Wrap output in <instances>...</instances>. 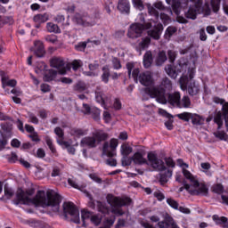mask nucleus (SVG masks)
Returning a JSON list of instances; mask_svg holds the SVG:
<instances>
[{
    "instance_id": "obj_51",
    "label": "nucleus",
    "mask_w": 228,
    "mask_h": 228,
    "mask_svg": "<svg viewBox=\"0 0 228 228\" xmlns=\"http://www.w3.org/2000/svg\"><path fill=\"white\" fill-rule=\"evenodd\" d=\"M115 220H117V217L115 216H110V217H106L103 224L109 228L113 227V224H115Z\"/></svg>"
},
{
    "instance_id": "obj_25",
    "label": "nucleus",
    "mask_w": 228,
    "mask_h": 228,
    "mask_svg": "<svg viewBox=\"0 0 228 228\" xmlns=\"http://www.w3.org/2000/svg\"><path fill=\"white\" fill-rule=\"evenodd\" d=\"M102 70V74L101 76V80L105 85H108V83H110V77L111 76V73L110 71V66L108 65L103 66Z\"/></svg>"
},
{
    "instance_id": "obj_6",
    "label": "nucleus",
    "mask_w": 228,
    "mask_h": 228,
    "mask_svg": "<svg viewBox=\"0 0 228 228\" xmlns=\"http://www.w3.org/2000/svg\"><path fill=\"white\" fill-rule=\"evenodd\" d=\"M188 83V75L182 76L179 80L181 90H183V92H186L187 90L189 95H191V97L197 95V94L200 92L199 85H197L195 82H191L189 85Z\"/></svg>"
},
{
    "instance_id": "obj_41",
    "label": "nucleus",
    "mask_w": 228,
    "mask_h": 228,
    "mask_svg": "<svg viewBox=\"0 0 228 228\" xmlns=\"http://www.w3.org/2000/svg\"><path fill=\"white\" fill-rule=\"evenodd\" d=\"M175 182L179 183L180 184H183V188H184V190H186V191H190V188H191V185L187 183L186 181L184 179H183V176H181V175H175Z\"/></svg>"
},
{
    "instance_id": "obj_16",
    "label": "nucleus",
    "mask_w": 228,
    "mask_h": 228,
    "mask_svg": "<svg viewBox=\"0 0 228 228\" xmlns=\"http://www.w3.org/2000/svg\"><path fill=\"white\" fill-rule=\"evenodd\" d=\"M149 45H151V37H142V40L139 41L135 45V51L137 53H142V51H145V49H149Z\"/></svg>"
},
{
    "instance_id": "obj_53",
    "label": "nucleus",
    "mask_w": 228,
    "mask_h": 228,
    "mask_svg": "<svg viewBox=\"0 0 228 228\" xmlns=\"http://www.w3.org/2000/svg\"><path fill=\"white\" fill-rule=\"evenodd\" d=\"M159 86H161V88H164V90H167V88L169 90V88H172V81H170V79L167 77H165L163 78L161 85Z\"/></svg>"
},
{
    "instance_id": "obj_5",
    "label": "nucleus",
    "mask_w": 228,
    "mask_h": 228,
    "mask_svg": "<svg viewBox=\"0 0 228 228\" xmlns=\"http://www.w3.org/2000/svg\"><path fill=\"white\" fill-rule=\"evenodd\" d=\"M190 0H172V10L176 15V21L179 24H188V20L183 16H181V10L183 8H188Z\"/></svg>"
},
{
    "instance_id": "obj_62",
    "label": "nucleus",
    "mask_w": 228,
    "mask_h": 228,
    "mask_svg": "<svg viewBox=\"0 0 228 228\" xmlns=\"http://www.w3.org/2000/svg\"><path fill=\"white\" fill-rule=\"evenodd\" d=\"M45 40L49 44H56L58 42V37L56 35H48L45 37Z\"/></svg>"
},
{
    "instance_id": "obj_43",
    "label": "nucleus",
    "mask_w": 228,
    "mask_h": 228,
    "mask_svg": "<svg viewBox=\"0 0 228 228\" xmlns=\"http://www.w3.org/2000/svg\"><path fill=\"white\" fill-rule=\"evenodd\" d=\"M132 4L134 8H136V10H139L140 12H143V10H145L143 0H132Z\"/></svg>"
},
{
    "instance_id": "obj_35",
    "label": "nucleus",
    "mask_w": 228,
    "mask_h": 228,
    "mask_svg": "<svg viewBox=\"0 0 228 228\" xmlns=\"http://www.w3.org/2000/svg\"><path fill=\"white\" fill-rule=\"evenodd\" d=\"M46 29L49 31V33H61L60 27L53 22H48L46 24Z\"/></svg>"
},
{
    "instance_id": "obj_45",
    "label": "nucleus",
    "mask_w": 228,
    "mask_h": 228,
    "mask_svg": "<svg viewBox=\"0 0 228 228\" xmlns=\"http://www.w3.org/2000/svg\"><path fill=\"white\" fill-rule=\"evenodd\" d=\"M75 92H85L86 90V84L83 81H78L73 87Z\"/></svg>"
},
{
    "instance_id": "obj_36",
    "label": "nucleus",
    "mask_w": 228,
    "mask_h": 228,
    "mask_svg": "<svg viewBox=\"0 0 228 228\" xmlns=\"http://www.w3.org/2000/svg\"><path fill=\"white\" fill-rule=\"evenodd\" d=\"M61 170H63V165L59 164L57 166H54L53 167L51 176L52 177H58V176L61 175Z\"/></svg>"
},
{
    "instance_id": "obj_15",
    "label": "nucleus",
    "mask_w": 228,
    "mask_h": 228,
    "mask_svg": "<svg viewBox=\"0 0 228 228\" xmlns=\"http://www.w3.org/2000/svg\"><path fill=\"white\" fill-rule=\"evenodd\" d=\"M80 145L81 147H88V149H95V147H97V141L94 135L86 136L82 138Z\"/></svg>"
},
{
    "instance_id": "obj_4",
    "label": "nucleus",
    "mask_w": 228,
    "mask_h": 228,
    "mask_svg": "<svg viewBox=\"0 0 228 228\" xmlns=\"http://www.w3.org/2000/svg\"><path fill=\"white\" fill-rule=\"evenodd\" d=\"M106 199L108 204H110L111 208L112 216H114L116 218L117 216H122L126 215V212L123 211L122 208L130 206L131 202H133L129 197L120 198L113 194H108Z\"/></svg>"
},
{
    "instance_id": "obj_26",
    "label": "nucleus",
    "mask_w": 228,
    "mask_h": 228,
    "mask_svg": "<svg viewBox=\"0 0 228 228\" xmlns=\"http://www.w3.org/2000/svg\"><path fill=\"white\" fill-rule=\"evenodd\" d=\"M2 88L4 90L6 86H11V88H15L17 86V80L15 79H8L7 77L2 76L1 78Z\"/></svg>"
},
{
    "instance_id": "obj_2",
    "label": "nucleus",
    "mask_w": 228,
    "mask_h": 228,
    "mask_svg": "<svg viewBox=\"0 0 228 228\" xmlns=\"http://www.w3.org/2000/svg\"><path fill=\"white\" fill-rule=\"evenodd\" d=\"M145 92L151 99H156L159 104L168 103L170 106L181 108V93L179 92L167 94V90L161 86L148 87Z\"/></svg>"
},
{
    "instance_id": "obj_24",
    "label": "nucleus",
    "mask_w": 228,
    "mask_h": 228,
    "mask_svg": "<svg viewBox=\"0 0 228 228\" xmlns=\"http://www.w3.org/2000/svg\"><path fill=\"white\" fill-rule=\"evenodd\" d=\"M200 7V5H193L189 7L188 11L185 12L186 19H191L192 20H195V19H197V13Z\"/></svg>"
},
{
    "instance_id": "obj_13",
    "label": "nucleus",
    "mask_w": 228,
    "mask_h": 228,
    "mask_svg": "<svg viewBox=\"0 0 228 228\" xmlns=\"http://www.w3.org/2000/svg\"><path fill=\"white\" fill-rule=\"evenodd\" d=\"M49 20V13L45 12V13H39L36 14L33 17V21L35 22V28L37 29H40L42 24H45Z\"/></svg>"
},
{
    "instance_id": "obj_21",
    "label": "nucleus",
    "mask_w": 228,
    "mask_h": 228,
    "mask_svg": "<svg viewBox=\"0 0 228 228\" xmlns=\"http://www.w3.org/2000/svg\"><path fill=\"white\" fill-rule=\"evenodd\" d=\"M93 137L96 140V144L102 143V142H106L108 140V133L102 130H96L93 133Z\"/></svg>"
},
{
    "instance_id": "obj_52",
    "label": "nucleus",
    "mask_w": 228,
    "mask_h": 228,
    "mask_svg": "<svg viewBox=\"0 0 228 228\" xmlns=\"http://www.w3.org/2000/svg\"><path fill=\"white\" fill-rule=\"evenodd\" d=\"M112 67L114 70H120V69H122V63L120 62V59L117 57L112 58Z\"/></svg>"
},
{
    "instance_id": "obj_11",
    "label": "nucleus",
    "mask_w": 228,
    "mask_h": 228,
    "mask_svg": "<svg viewBox=\"0 0 228 228\" xmlns=\"http://www.w3.org/2000/svg\"><path fill=\"white\" fill-rule=\"evenodd\" d=\"M198 189H193L191 190V188L189 189V193L191 195H196L199 196L200 195L201 197H208L209 195V188H208V185L204 183H200L199 187H194Z\"/></svg>"
},
{
    "instance_id": "obj_54",
    "label": "nucleus",
    "mask_w": 228,
    "mask_h": 228,
    "mask_svg": "<svg viewBox=\"0 0 228 228\" xmlns=\"http://www.w3.org/2000/svg\"><path fill=\"white\" fill-rule=\"evenodd\" d=\"M167 204H168V206H170V208L173 209H179V203L172 198L167 199Z\"/></svg>"
},
{
    "instance_id": "obj_22",
    "label": "nucleus",
    "mask_w": 228,
    "mask_h": 228,
    "mask_svg": "<svg viewBox=\"0 0 228 228\" xmlns=\"http://www.w3.org/2000/svg\"><path fill=\"white\" fill-rule=\"evenodd\" d=\"M134 165H147V159L143 158V153L137 151L132 156Z\"/></svg>"
},
{
    "instance_id": "obj_34",
    "label": "nucleus",
    "mask_w": 228,
    "mask_h": 228,
    "mask_svg": "<svg viewBox=\"0 0 228 228\" xmlns=\"http://www.w3.org/2000/svg\"><path fill=\"white\" fill-rule=\"evenodd\" d=\"M214 122L217 125V129H222V126H224V114L217 112L214 117Z\"/></svg>"
},
{
    "instance_id": "obj_48",
    "label": "nucleus",
    "mask_w": 228,
    "mask_h": 228,
    "mask_svg": "<svg viewBox=\"0 0 228 228\" xmlns=\"http://www.w3.org/2000/svg\"><path fill=\"white\" fill-rule=\"evenodd\" d=\"M177 118L180 120H183L184 122H190L191 118V113L190 112H183L176 115Z\"/></svg>"
},
{
    "instance_id": "obj_7",
    "label": "nucleus",
    "mask_w": 228,
    "mask_h": 228,
    "mask_svg": "<svg viewBox=\"0 0 228 228\" xmlns=\"http://www.w3.org/2000/svg\"><path fill=\"white\" fill-rule=\"evenodd\" d=\"M63 211L64 215H69L70 216H72L71 222H73V224L81 223V219L79 218V210L77 209L76 205H74V203L65 202L63 204Z\"/></svg>"
},
{
    "instance_id": "obj_10",
    "label": "nucleus",
    "mask_w": 228,
    "mask_h": 228,
    "mask_svg": "<svg viewBox=\"0 0 228 228\" xmlns=\"http://www.w3.org/2000/svg\"><path fill=\"white\" fill-rule=\"evenodd\" d=\"M145 29V25L142 23H134L130 26L127 33L129 38H138Z\"/></svg>"
},
{
    "instance_id": "obj_18",
    "label": "nucleus",
    "mask_w": 228,
    "mask_h": 228,
    "mask_svg": "<svg viewBox=\"0 0 228 228\" xmlns=\"http://www.w3.org/2000/svg\"><path fill=\"white\" fill-rule=\"evenodd\" d=\"M35 45V55L37 58H44L45 56V48L44 47V43L41 41H36L34 43Z\"/></svg>"
},
{
    "instance_id": "obj_63",
    "label": "nucleus",
    "mask_w": 228,
    "mask_h": 228,
    "mask_svg": "<svg viewBox=\"0 0 228 228\" xmlns=\"http://www.w3.org/2000/svg\"><path fill=\"white\" fill-rule=\"evenodd\" d=\"M101 65L99 64L98 61H94L93 63L88 64L89 70L95 72Z\"/></svg>"
},
{
    "instance_id": "obj_28",
    "label": "nucleus",
    "mask_w": 228,
    "mask_h": 228,
    "mask_svg": "<svg viewBox=\"0 0 228 228\" xmlns=\"http://www.w3.org/2000/svg\"><path fill=\"white\" fill-rule=\"evenodd\" d=\"M110 152H109V158H115L117 156V147H118V140L112 138L110 142Z\"/></svg>"
},
{
    "instance_id": "obj_33",
    "label": "nucleus",
    "mask_w": 228,
    "mask_h": 228,
    "mask_svg": "<svg viewBox=\"0 0 228 228\" xmlns=\"http://www.w3.org/2000/svg\"><path fill=\"white\" fill-rule=\"evenodd\" d=\"M95 100L102 106H106V99L102 91H95Z\"/></svg>"
},
{
    "instance_id": "obj_55",
    "label": "nucleus",
    "mask_w": 228,
    "mask_h": 228,
    "mask_svg": "<svg viewBox=\"0 0 228 228\" xmlns=\"http://www.w3.org/2000/svg\"><path fill=\"white\" fill-rule=\"evenodd\" d=\"M54 134L58 136V140H63L65 138V132L60 126L54 128Z\"/></svg>"
},
{
    "instance_id": "obj_44",
    "label": "nucleus",
    "mask_w": 228,
    "mask_h": 228,
    "mask_svg": "<svg viewBox=\"0 0 228 228\" xmlns=\"http://www.w3.org/2000/svg\"><path fill=\"white\" fill-rule=\"evenodd\" d=\"M221 3H222V0H211L210 4L214 13H218V12H220Z\"/></svg>"
},
{
    "instance_id": "obj_27",
    "label": "nucleus",
    "mask_w": 228,
    "mask_h": 228,
    "mask_svg": "<svg viewBox=\"0 0 228 228\" xmlns=\"http://www.w3.org/2000/svg\"><path fill=\"white\" fill-rule=\"evenodd\" d=\"M153 58H152V52L147 51L142 59V63L144 69H149L152 65Z\"/></svg>"
},
{
    "instance_id": "obj_20",
    "label": "nucleus",
    "mask_w": 228,
    "mask_h": 228,
    "mask_svg": "<svg viewBox=\"0 0 228 228\" xmlns=\"http://www.w3.org/2000/svg\"><path fill=\"white\" fill-rule=\"evenodd\" d=\"M117 8L121 13H129L131 10L129 0H118Z\"/></svg>"
},
{
    "instance_id": "obj_39",
    "label": "nucleus",
    "mask_w": 228,
    "mask_h": 228,
    "mask_svg": "<svg viewBox=\"0 0 228 228\" xmlns=\"http://www.w3.org/2000/svg\"><path fill=\"white\" fill-rule=\"evenodd\" d=\"M211 191L213 193H216L217 195H222L224 193V188L222 183H215L211 187Z\"/></svg>"
},
{
    "instance_id": "obj_3",
    "label": "nucleus",
    "mask_w": 228,
    "mask_h": 228,
    "mask_svg": "<svg viewBox=\"0 0 228 228\" xmlns=\"http://www.w3.org/2000/svg\"><path fill=\"white\" fill-rule=\"evenodd\" d=\"M147 158H148V161H150L153 168H156L159 172H163L159 174V183L161 186H165V184L168 183V179L172 177V169L167 170L165 162H163L162 159H158V155L154 152H149Z\"/></svg>"
},
{
    "instance_id": "obj_64",
    "label": "nucleus",
    "mask_w": 228,
    "mask_h": 228,
    "mask_svg": "<svg viewBox=\"0 0 228 228\" xmlns=\"http://www.w3.org/2000/svg\"><path fill=\"white\" fill-rule=\"evenodd\" d=\"M71 67L73 70H79V69H81L82 64H81V61L80 60H74L71 62Z\"/></svg>"
},
{
    "instance_id": "obj_32",
    "label": "nucleus",
    "mask_w": 228,
    "mask_h": 228,
    "mask_svg": "<svg viewBox=\"0 0 228 228\" xmlns=\"http://www.w3.org/2000/svg\"><path fill=\"white\" fill-rule=\"evenodd\" d=\"M75 20L77 24H78L79 26H83V28H90L93 26L92 23H90V21L85 20V19H83V17H81V15L79 14H77L75 16Z\"/></svg>"
},
{
    "instance_id": "obj_42",
    "label": "nucleus",
    "mask_w": 228,
    "mask_h": 228,
    "mask_svg": "<svg viewBox=\"0 0 228 228\" xmlns=\"http://www.w3.org/2000/svg\"><path fill=\"white\" fill-rule=\"evenodd\" d=\"M97 209L103 215H108L110 213V208H108L107 206L102 203V201H97Z\"/></svg>"
},
{
    "instance_id": "obj_23",
    "label": "nucleus",
    "mask_w": 228,
    "mask_h": 228,
    "mask_svg": "<svg viewBox=\"0 0 228 228\" xmlns=\"http://www.w3.org/2000/svg\"><path fill=\"white\" fill-rule=\"evenodd\" d=\"M58 71L56 69H47L44 74V81L46 83H51V81H54L56 79V76H58Z\"/></svg>"
},
{
    "instance_id": "obj_17",
    "label": "nucleus",
    "mask_w": 228,
    "mask_h": 228,
    "mask_svg": "<svg viewBox=\"0 0 228 228\" xmlns=\"http://www.w3.org/2000/svg\"><path fill=\"white\" fill-rule=\"evenodd\" d=\"M139 82L143 86H151V85H152V83H153V81H152V75H151V73H149V72L140 73V75H139Z\"/></svg>"
},
{
    "instance_id": "obj_61",
    "label": "nucleus",
    "mask_w": 228,
    "mask_h": 228,
    "mask_svg": "<svg viewBox=\"0 0 228 228\" xmlns=\"http://www.w3.org/2000/svg\"><path fill=\"white\" fill-rule=\"evenodd\" d=\"M19 156H17V153L12 152L11 155H8L7 161L9 163H17L19 161Z\"/></svg>"
},
{
    "instance_id": "obj_19",
    "label": "nucleus",
    "mask_w": 228,
    "mask_h": 228,
    "mask_svg": "<svg viewBox=\"0 0 228 228\" xmlns=\"http://www.w3.org/2000/svg\"><path fill=\"white\" fill-rule=\"evenodd\" d=\"M183 174L185 177V179L190 180V183H191L193 188H199L200 186V182L195 178V176L188 170V169H183Z\"/></svg>"
},
{
    "instance_id": "obj_37",
    "label": "nucleus",
    "mask_w": 228,
    "mask_h": 228,
    "mask_svg": "<svg viewBox=\"0 0 228 228\" xmlns=\"http://www.w3.org/2000/svg\"><path fill=\"white\" fill-rule=\"evenodd\" d=\"M71 133H72L73 136H77L79 138L81 136H85V135L88 134V130L83 129V128H73L71 130Z\"/></svg>"
},
{
    "instance_id": "obj_50",
    "label": "nucleus",
    "mask_w": 228,
    "mask_h": 228,
    "mask_svg": "<svg viewBox=\"0 0 228 228\" xmlns=\"http://www.w3.org/2000/svg\"><path fill=\"white\" fill-rule=\"evenodd\" d=\"M81 215H82L83 225H85V220H88V219L91 220L92 216H94V213L86 209H84L81 211Z\"/></svg>"
},
{
    "instance_id": "obj_8",
    "label": "nucleus",
    "mask_w": 228,
    "mask_h": 228,
    "mask_svg": "<svg viewBox=\"0 0 228 228\" xmlns=\"http://www.w3.org/2000/svg\"><path fill=\"white\" fill-rule=\"evenodd\" d=\"M3 131L0 130V147L4 149L5 145H8V140L12 138V126L6 124L1 125Z\"/></svg>"
},
{
    "instance_id": "obj_49",
    "label": "nucleus",
    "mask_w": 228,
    "mask_h": 228,
    "mask_svg": "<svg viewBox=\"0 0 228 228\" xmlns=\"http://www.w3.org/2000/svg\"><path fill=\"white\" fill-rule=\"evenodd\" d=\"M181 108H190L191 106V101L189 96H183L182 100H180Z\"/></svg>"
},
{
    "instance_id": "obj_57",
    "label": "nucleus",
    "mask_w": 228,
    "mask_h": 228,
    "mask_svg": "<svg viewBox=\"0 0 228 228\" xmlns=\"http://www.w3.org/2000/svg\"><path fill=\"white\" fill-rule=\"evenodd\" d=\"M45 142H46V145H48V148L50 149L51 152L54 154V152H56V148L54 147V144H53V139H51V137L49 136H46Z\"/></svg>"
},
{
    "instance_id": "obj_58",
    "label": "nucleus",
    "mask_w": 228,
    "mask_h": 228,
    "mask_svg": "<svg viewBox=\"0 0 228 228\" xmlns=\"http://www.w3.org/2000/svg\"><path fill=\"white\" fill-rule=\"evenodd\" d=\"M131 77H133L135 83H138V81L140 80V69L138 68L134 69L131 73Z\"/></svg>"
},
{
    "instance_id": "obj_1",
    "label": "nucleus",
    "mask_w": 228,
    "mask_h": 228,
    "mask_svg": "<svg viewBox=\"0 0 228 228\" xmlns=\"http://www.w3.org/2000/svg\"><path fill=\"white\" fill-rule=\"evenodd\" d=\"M34 193L35 190L33 189L26 191V192L23 190H20L16 193V199L13 200V203L16 206H19V204H23L24 206L34 204L35 206H42L43 208L51 206L52 208L60 209V204H61V196L60 194L53 191H47L45 196V191H37L34 198H28Z\"/></svg>"
},
{
    "instance_id": "obj_38",
    "label": "nucleus",
    "mask_w": 228,
    "mask_h": 228,
    "mask_svg": "<svg viewBox=\"0 0 228 228\" xmlns=\"http://www.w3.org/2000/svg\"><path fill=\"white\" fill-rule=\"evenodd\" d=\"M167 60V53H165V51H160L158 53L157 59H156V65H162L165 61Z\"/></svg>"
},
{
    "instance_id": "obj_59",
    "label": "nucleus",
    "mask_w": 228,
    "mask_h": 228,
    "mask_svg": "<svg viewBox=\"0 0 228 228\" xmlns=\"http://www.w3.org/2000/svg\"><path fill=\"white\" fill-rule=\"evenodd\" d=\"M91 223L94 224V225H101V222H102V217L99 216L97 215H93L91 217Z\"/></svg>"
},
{
    "instance_id": "obj_47",
    "label": "nucleus",
    "mask_w": 228,
    "mask_h": 228,
    "mask_svg": "<svg viewBox=\"0 0 228 228\" xmlns=\"http://www.w3.org/2000/svg\"><path fill=\"white\" fill-rule=\"evenodd\" d=\"M166 72L168 75L169 77H172V79H175L177 77V71L172 67V65H168L166 68Z\"/></svg>"
},
{
    "instance_id": "obj_56",
    "label": "nucleus",
    "mask_w": 228,
    "mask_h": 228,
    "mask_svg": "<svg viewBox=\"0 0 228 228\" xmlns=\"http://www.w3.org/2000/svg\"><path fill=\"white\" fill-rule=\"evenodd\" d=\"M131 163H133V157H122L121 159L122 167H131Z\"/></svg>"
},
{
    "instance_id": "obj_40",
    "label": "nucleus",
    "mask_w": 228,
    "mask_h": 228,
    "mask_svg": "<svg viewBox=\"0 0 228 228\" xmlns=\"http://www.w3.org/2000/svg\"><path fill=\"white\" fill-rule=\"evenodd\" d=\"M222 115L224 117V124L228 129V102H224L222 107Z\"/></svg>"
},
{
    "instance_id": "obj_46",
    "label": "nucleus",
    "mask_w": 228,
    "mask_h": 228,
    "mask_svg": "<svg viewBox=\"0 0 228 228\" xmlns=\"http://www.w3.org/2000/svg\"><path fill=\"white\" fill-rule=\"evenodd\" d=\"M133 152V148L127 145H121V156L123 157H129V154Z\"/></svg>"
},
{
    "instance_id": "obj_30",
    "label": "nucleus",
    "mask_w": 228,
    "mask_h": 228,
    "mask_svg": "<svg viewBox=\"0 0 228 228\" xmlns=\"http://www.w3.org/2000/svg\"><path fill=\"white\" fill-rule=\"evenodd\" d=\"M191 124L193 126H204L205 119L199 114H192L191 115Z\"/></svg>"
},
{
    "instance_id": "obj_14",
    "label": "nucleus",
    "mask_w": 228,
    "mask_h": 228,
    "mask_svg": "<svg viewBox=\"0 0 228 228\" xmlns=\"http://www.w3.org/2000/svg\"><path fill=\"white\" fill-rule=\"evenodd\" d=\"M161 33H163V24L158 23L154 28L148 31L149 37L153 40H159L161 38Z\"/></svg>"
},
{
    "instance_id": "obj_12",
    "label": "nucleus",
    "mask_w": 228,
    "mask_h": 228,
    "mask_svg": "<svg viewBox=\"0 0 228 228\" xmlns=\"http://www.w3.org/2000/svg\"><path fill=\"white\" fill-rule=\"evenodd\" d=\"M163 12L165 10V5L163 2H156L153 4V6L148 7V13L151 15V17H155V19H159V12Z\"/></svg>"
},
{
    "instance_id": "obj_31",
    "label": "nucleus",
    "mask_w": 228,
    "mask_h": 228,
    "mask_svg": "<svg viewBox=\"0 0 228 228\" xmlns=\"http://www.w3.org/2000/svg\"><path fill=\"white\" fill-rule=\"evenodd\" d=\"M175 33H177V28L174 26H169L165 31L164 37L166 38V40H170V38L174 37Z\"/></svg>"
},
{
    "instance_id": "obj_9",
    "label": "nucleus",
    "mask_w": 228,
    "mask_h": 228,
    "mask_svg": "<svg viewBox=\"0 0 228 228\" xmlns=\"http://www.w3.org/2000/svg\"><path fill=\"white\" fill-rule=\"evenodd\" d=\"M50 65L53 69H58V73L61 76H65V74H67V71L69 70V68L65 67V61H63L60 57H54L51 59Z\"/></svg>"
},
{
    "instance_id": "obj_60",
    "label": "nucleus",
    "mask_w": 228,
    "mask_h": 228,
    "mask_svg": "<svg viewBox=\"0 0 228 228\" xmlns=\"http://www.w3.org/2000/svg\"><path fill=\"white\" fill-rule=\"evenodd\" d=\"M75 49L78 51L79 53H85L86 49V43L85 42H79L77 45H75Z\"/></svg>"
},
{
    "instance_id": "obj_29",
    "label": "nucleus",
    "mask_w": 228,
    "mask_h": 228,
    "mask_svg": "<svg viewBox=\"0 0 228 228\" xmlns=\"http://www.w3.org/2000/svg\"><path fill=\"white\" fill-rule=\"evenodd\" d=\"M214 222L219 225H223L224 228H228V219L225 216H218V215H214L212 216Z\"/></svg>"
}]
</instances>
